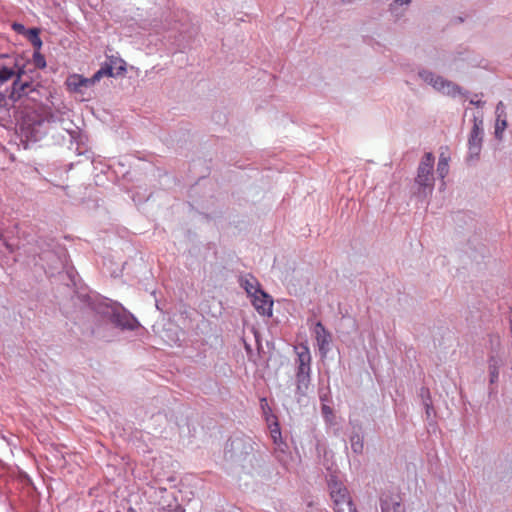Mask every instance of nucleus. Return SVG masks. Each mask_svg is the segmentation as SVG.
Wrapping results in <instances>:
<instances>
[{
	"mask_svg": "<svg viewBox=\"0 0 512 512\" xmlns=\"http://www.w3.org/2000/svg\"><path fill=\"white\" fill-rule=\"evenodd\" d=\"M89 305L96 314L112 323L115 327L135 330L139 326L137 319L118 304L108 303L106 300L95 299L91 300Z\"/></svg>",
	"mask_w": 512,
	"mask_h": 512,
	"instance_id": "obj_1",
	"label": "nucleus"
},
{
	"mask_svg": "<svg viewBox=\"0 0 512 512\" xmlns=\"http://www.w3.org/2000/svg\"><path fill=\"white\" fill-rule=\"evenodd\" d=\"M21 114V117L18 119V132L24 147L28 148L30 142H37L46 134L44 128L45 119L34 110L23 111Z\"/></svg>",
	"mask_w": 512,
	"mask_h": 512,
	"instance_id": "obj_2",
	"label": "nucleus"
},
{
	"mask_svg": "<svg viewBox=\"0 0 512 512\" xmlns=\"http://www.w3.org/2000/svg\"><path fill=\"white\" fill-rule=\"evenodd\" d=\"M25 76V65L22 58L16 55H0V88L10 80L12 84L20 81L28 84L30 88H35L33 82L26 79Z\"/></svg>",
	"mask_w": 512,
	"mask_h": 512,
	"instance_id": "obj_3",
	"label": "nucleus"
},
{
	"mask_svg": "<svg viewBox=\"0 0 512 512\" xmlns=\"http://www.w3.org/2000/svg\"><path fill=\"white\" fill-rule=\"evenodd\" d=\"M434 160V155L427 152L418 165L417 176L415 177L417 191L414 192L418 198L425 199L432 194L435 182L433 175Z\"/></svg>",
	"mask_w": 512,
	"mask_h": 512,
	"instance_id": "obj_4",
	"label": "nucleus"
},
{
	"mask_svg": "<svg viewBox=\"0 0 512 512\" xmlns=\"http://www.w3.org/2000/svg\"><path fill=\"white\" fill-rule=\"evenodd\" d=\"M34 94H38L35 88L16 81L11 84V87H7L3 91L0 90V107L15 106L17 102H20L19 107L27 106V101L36 100Z\"/></svg>",
	"mask_w": 512,
	"mask_h": 512,
	"instance_id": "obj_5",
	"label": "nucleus"
},
{
	"mask_svg": "<svg viewBox=\"0 0 512 512\" xmlns=\"http://www.w3.org/2000/svg\"><path fill=\"white\" fill-rule=\"evenodd\" d=\"M296 396L298 401L306 396L311 384V354L308 347L303 346L297 353Z\"/></svg>",
	"mask_w": 512,
	"mask_h": 512,
	"instance_id": "obj_6",
	"label": "nucleus"
},
{
	"mask_svg": "<svg viewBox=\"0 0 512 512\" xmlns=\"http://www.w3.org/2000/svg\"><path fill=\"white\" fill-rule=\"evenodd\" d=\"M483 134H484L483 118H482V116L474 115L473 127L470 131L469 138H468V149H469L468 160H473V159L478 158L481 148H482Z\"/></svg>",
	"mask_w": 512,
	"mask_h": 512,
	"instance_id": "obj_7",
	"label": "nucleus"
},
{
	"mask_svg": "<svg viewBox=\"0 0 512 512\" xmlns=\"http://www.w3.org/2000/svg\"><path fill=\"white\" fill-rule=\"evenodd\" d=\"M48 123H60L62 128L71 133L72 122L69 119V110L66 107L57 108L54 111L44 110L41 114Z\"/></svg>",
	"mask_w": 512,
	"mask_h": 512,
	"instance_id": "obj_8",
	"label": "nucleus"
},
{
	"mask_svg": "<svg viewBox=\"0 0 512 512\" xmlns=\"http://www.w3.org/2000/svg\"><path fill=\"white\" fill-rule=\"evenodd\" d=\"M314 334L321 357H326L331 350V333L325 328L322 322L318 321L314 327Z\"/></svg>",
	"mask_w": 512,
	"mask_h": 512,
	"instance_id": "obj_9",
	"label": "nucleus"
},
{
	"mask_svg": "<svg viewBox=\"0 0 512 512\" xmlns=\"http://www.w3.org/2000/svg\"><path fill=\"white\" fill-rule=\"evenodd\" d=\"M328 489L333 505L338 502H345L351 499L346 486L342 482L338 481L334 476H331L328 480Z\"/></svg>",
	"mask_w": 512,
	"mask_h": 512,
	"instance_id": "obj_10",
	"label": "nucleus"
},
{
	"mask_svg": "<svg viewBox=\"0 0 512 512\" xmlns=\"http://www.w3.org/2000/svg\"><path fill=\"white\" fill-rule=\"evenodd\" d=\"M381 512H405L402 499L398 494H384L380 498Z\"/></svg>",
	"mask_w": 512,
	"mask_h": 512,
	"instance_id": "obj_11",
	"label": "nucleus"
},
{
	"mask_svg": "<svg viewBox=\"0 0 512 512\" xmlns=\"http://www.w3.org/2000/svg\"><path fill=\"white\" fill-rule=\"evenodd\" d=\"M252 298L253 306L255 307L259 314L268 317L272 316L273 300L267 293L263 291L257 293Z\"/></svg>",
	"mask_w": 512,
	"mask_h": 512,
	"instance_id": "obj_12",
	"label": "nucleus"
},
{
	"mask_svg": "<svg viewBox=\"0 0 512 512\" xmlns=\"http://www.w3.org/2000/svg\"><path fill=\"white\" fill-rule=\"evenodd\" d=\"M432 87L439 92L451 96H455L456 94H463L462 88L459 85L453 83L452 81L446 80L439 75L434 80Z\"/></svg>",
	"mask_w": 512,
	"mask_h": 512,
	"instance_id": "obj_13",
	"label": "nucleus"
},
{
	"mask_svg": "<svg viewBox=\"0 0 512 512\" xmlns=\"http://www.w3.org/2000/svg\"><path fill=\"white\" fill-rule=\"evenodd\" d=\"M353 430L349 440L351 449L355 454H362L364 449V437L362 435V426L360 423H352Z\"/></svg>",
	"mask_w": 512,
	"mask_h": 512,
	"instance_id": "obj_14",
	"label": "nucleus"
},
{
	"mask_svg": "<svg viewBox=\"0 0 512 512\" xmlns=\"http://www.w3.org/2000/svg\"><path fill=\"white\" fill-rule=\"evenodd\" d=\"M504 365V359L501 355L492 354L488 358L489 383H497L499 378V369Z\"/></svg>",
	"mask_w": 512,
	"mask_h": 512,
	"instance_id": "obj_15",
	"label": "nucleus"
},
{
	"mask_svg": "<svg viewBox=\"0 0 512 512\" xmlns=\"http://www.w3.org/2000/svg\"><path fill=\"white\" fill-rule=\"evenodd\" d=\"M66 85L71 92H83V88L93 85L91 78H85L78 74L70 75L66 80Z\"/></svg>",
	"mask_w": 512,
	"mask_h": 512,
	"instance_id": "obj_16",
	"label": "nucleus"
},
{
	"mask_svg": "<svg viewBox=\"0 0 512 512\" xmlns=\"http://www.w3.org/2000/svg\"><path fill=\"white\" fill-rule=\"evenodd\" d=\"M240 285L251 297L255 296L257 293L263 292L256 278L251 275H248V277L245 278H241Z\"/></svg>",
	"mask_w": 512,
	"mask_h": 512,
	"instance_id": "obj_17",
	"label": "nucleus"
},
{
	"mask_svg": "<svg viewBox=\"0 0 512 512\" xmlns=\"http://www.w3.org/2000/svg\"><path fill=\"white\" fill-rule=\"evenodd\" d=\"M119 67L117 71L114 72V67L112 64L105 63L104 66L101 67L102 71H104L105 76L115 77L121 75L126 71L125 65L126 63L123 60H119Z\"/></svg>",
	"mask_w": 512,
	"mask_h": 512,
	"instance_id": "obj_18",
	"label": "nucleus"
},
{
	"mask_svg": "<svg viewBox=\"0 0 512 512\" xmlns=\"http://www.w3.org/2000/svg\"><path fill=\"white\" fill-rule=\"evenodd\" d=\"M40 30L38 28H30L27 30V39L31 42L32 46L36 50H40L42 47V40L39 37Z\"/></svg>",
	"mask_w": 512,
	"mask_h": 512,
	"instance_id": "obj_19",
	"label": "nucleus"
},
{
	"mask_svg": "<svg viewBox=\"0 0 512 512\" xmlns=\"http://www.w3.org/2000/svg\"><path fill=\"white\" fill-rule=\"evenodd\" d=\"M334 512H357L356 507L352 501V498L345 502H338L333 505Z\"/></svg>",
	"mask_w": 512,
	"mask_h": 512,
	"instance_id": "obj_20",
	"label": "nucleus"
},
{
	"mask_svg": "<svg viewBox=\"0 0 512 512\" xmlns=\"http://www.w3.org/2000/svg\"><path fill=\"white\" fill-rule=\"evenodd\" d=\"M449 171V165L448 160L443 155L439 157L438 164H437V173L439 177L444 178L448 174Z\"/></svg>",
	"mask_w": 512,
	"mask_h": 512,
	"instance_id": "obj_21",
	"label": "nucleus"
},
{
	"mask_svg": "<svg viewBox=\"0 0 512 512\" xmlns=\"http://www.w3.org/2000/svg\"><path fill=\"white\" fill-rule=\"evenodd\" d=\"M507 127V120L506 118L502 117V118H496V123H495V137L499 140L502 139V134L504 132V130L506 129Z\"/></svg>",
	"mask_w": 512,
	"mask_h": 512,
	"instance_id": "obj_22",
	"label": "nucleus"
},
{
	"mask_svg": "<svg viewBox=\"0 0 512 512\" xmlns=\"http://www.w3.org/2000/svg\"><path fill=\"white\" fill-rule=\"evenodd\" d=\"M418 76L424 81L426 82L427 84L429 85H433L434 83V80L436 79V77L438 75H436L435 73H433L432 71L430 70H426V69H422L418 72Z\"/></svg>",
	"mask_w": 512,
	"mask_h": 512,
	"instance_id": "obj_23",
	"label": "nucleus"
},
{
	"mask_svg": "<svg viewBox=\"0 0 512 512\" xmlns=\"http://www.w3.org/2000/svg\"><path fill=\"white\" fill-rule=\"evenodd\" d=\"M33 62H34V65L35 67L39 68V69H43L46 67V61H45V58L44 56L39 52V50H36L34 53H33Z\"/></svg>",
	"mask_w": 512,
	"mask_h": 512,
	"instance_id": "obj_24",
	"label": "nucleus"
},
{
	"mask_svg": "<svg viewBox=\"0 0 512 512\" xmlns=\"http://www.w3.org/2000/svg\"><path fill=\"white\" fill-rule=\"evenodd\" d=\"M496 118H506L505 106L502 101H500L496 106Z\"/></svg>",
	"mask_w": 512,
	"mask_h": 512,
	"instance_id": "obj_25",
	"label": "nucleus"
},
{
	"mask_svg": "<svg viewBox=\"0 0 512 512\" xmlns=\"http://www.w3.org/2000/svg\"><path fill=\"white\" fill-rule=\"evenodd\" d=\"M423 405L425 407V412H426L427 418H430L431 415L435 413L433 405H432V401L424 400Z\"/></svg>",
	"mask_w": 512,
	"mask_h": 512,
	"instance_id": "obj_26",
	"label": "nucleus"
},
{
	"mask_svg": "<svg viewBox=\"0 0 512 512\" xmlns=\"http://www.w3.org/2000/svg\"><path fill=\"white\" fill-rule=\"evenodd\" d=\"M12 28H13L14 31H16L19 34L27 35V30L28 29H26L25 26L23 24H21V23L14 22L12 24Z\"/></svg>",
	"mask_w": 512,
	"mask_h": 512,
	"instance_id": "obj_27",
	"label": "nucleus"
},
{
	"mask_svg": "<svg viewBox=\"0 0 512 512\" xmlns=\"http://www.w3.org/2000/svg\"><path fill=\"white\" fill-rule=\"evenodd\" d=\"M420 396L422 398V402L424 403V400H428V401H432L431 400V395H430V391L428 388L426 387H422L420 389Z\"/></svg>",
	"mask_w": 512,
	"mask_h": 512,
	"instance_id": "obj_28",
	"label": "nucleus"
},
{
	"mask_svg": "<svg viewBox=\"0 0 512 512\" xmlns=\"http://www.w3.org/2000/svg\"><path fill=\"white\" fill-rule=\"evenodd\" d=\"M411 0H394L391 4V9L394 11L397 6L409 5Z\"/></svg>",
	"mask_w": 512,
	"mask_h": 512,
	"instance_id": "obj_29",
	"label": "nucleus"
},
{
	"mask_svg": "<svg viewBox=\"0 0 512 512\" xmlns=\"http://www.w3.org/2000/svg\"><path fill=\"white\" fill-rule=\"evenodd\" d=\"M103 76H105L104 74V71H102V69L100 68L92 77H91V80H92V83L95 84L96 82H98Z\"/></svg>",
	"mask_w": 512,
	"mask_h": 512,
	"instance_id": "obj_30",
	"label": "nucleus"
},
{
	"mask_svg": "<svg viewBox=\"0 0 512 512\" xmlns=\"http://www.w3.org/2000/svg\"><path fill=\"white\" fill-rule=\"evenodd\" d=\"M470 104L475 105L477 107H483L485 102L481 100H475L474 98L470 100Z\"/></svg>",
	"mask_w": 512,
	"mask_h": 512,
	"instance_id": "obj_31",
	"label": "nucleus"
},
{
	"mask_svg": "<svg viewBox=\"0 0 512 512\" xmlns=\"http://www.w3.org/2000/svg\"><path fill=\"white\" fill-rule=\"evenodd\" d=\"M282 444L279 445V448L276 450V453H277V458L280 460V461H283V458H281L280 456V453L284 454L285 451L284 449L281 447Z\"/></svg>",
	"mask_w": 512,
	"mask_h": 512,
	"instance_id": "obj_32",
	"label": "nucleus"
},
{
	"mask_svg": "<svg viewBox=\"0 0 512 512\" xmlns=\"http://www.w3.org/2000/svg\"><path fill=\"white\" fill-rule=\"evenodd\" d=\"M119 60H120V59H115V60H112V59H111V60H110V63H109V64H112V65H113V67H114V72H115V71H117V68L119 67V66H116V65H117V63H119V62H118Z\"/></svg>",
	"mask_w": 512,
	"mask_h": 512,
	"instance_id": "obj_33",
	"label": "nucleus"
},
{
	"mask_svg": "<svg viewBox=\"0 0 512 512\" xmlns=\"http://www.w3.org/2000/svg\"><path fill=\"white\" fill-rule=\"evenodd\" d=\"M271 433H272V436H273V438H274V440H275V441H276V436H277V434H278V436H279V437H280V435H281V433H280V431H279V429H278V428H277V429L272 430V431H271Z\"/></svg>",
	"mask_w": 512,
	"mask_h": 512,
	"instance_id": "obj_34",
	"label": "nucleus"
},
{
	"mask_svg": "<svg viewBox=\"0 0 512 512\" xmlns=\"http://www.w3.org/2000/svg\"><path fill=\"white\" fill-rule=\"evenodd\" d=\"M184 511H185L184 508L180 505H177L173 510V512H184Z\"/></svg>",
	"mask_w": 512,
	"mask_h": 512,
	"instance_id": "obj_35",
	"label": "nucleus"
},
{
	"mask_svg": "<svg viewBox=\"0 0 512 512\" xmlns=\"http://www.w3.org/2000/svg\"><path fill=\"white\" fill-rule=\"evenodd\" d=\"M260 402H261V406H262L263 409H264V406L268 405L266 398H262Z\"/></svg>",
	"mask_w": 512,
	"mask_h": 512,
	"instance_id": "obj_36",
	"label": "nucleus"
},
{
	"mask_svg": "<svg viewBox=\"0 0 512 512\" xmlns=\"http://www.w3.org/2000/svg\"><path fill=\"white\" fill-rule=\"evenodd\" d=\"M322 410H323V412H324V413H326V412H330V411H331V410H330V407H328V406H326V405H324V406L322 407Z\"/></svg>",
	"mask_w": 512,
	"mask_h": 512,
	"instance_id": "obj_37",
	"label": "nucleus"
},
{
	"mask_svg": "<svg viewBox=\"0 0 512 512\" xmlns=\"http://www.w3.org/2000/svg\"><path fill=\"white\" fill-rule=\"evenodd\" d=\"M5 246L7 247V249H9L10 251H12V246L11 244H9L8 242H4Z\"/></svg>",
	"mask_w": 512,
	"mask_h": 512,
	"instance_id": "obj_38",
	"label": "nucleus"
},
{
	"mask_svg": "<svg viewBox=\"0 0 512 512\" xmlns=\"http://www.w3.org/2000/svg\"><path fill=\"white\" fill-rule=\"evenodd\" d=\"M353 1H354V0H342V2H343V3H345V4H350V3H352Z\"/></svg>",
	"mask_w": 512,
	"mask_h": 512,
	"instance_id": "obj_39",
	"label": "nucleus"
},
{
	"mask_svg": "<svg viewBox=\"0 0 512 512\" xmlns=\"http://www.w3.org/2000/svg\"><path fill=\"white\" fill-rule=\"evenodd\" d=\"M494 392V389L491 388L490 391H489V394H492Z\"/></svg>",
	"mask_w": 512,
	"mask_h": 512,
	"instance_id": "obj_40",
	"label": "nucleus"
}]
</instances>
